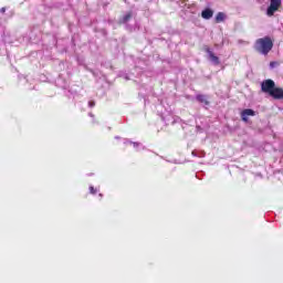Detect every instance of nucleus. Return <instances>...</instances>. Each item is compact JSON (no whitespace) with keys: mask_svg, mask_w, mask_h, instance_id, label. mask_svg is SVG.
<instances>
[{"mask_svg":"<svg viewBox=\"0 0 283 283\" xmlns=\"http://www.w3.org/2000/svg\"><path fill=\"white\" fill-rule=\"evenodd\" d=\"M261 91L263 92V94H269V96H271L275 101L283 99V88L276 87L273 80H264L261 83Z\"/></svg>","mask_w":283,"mask_h":283,"instance_id":"f257e3e1","label":"nucleus"},{"mask_svg":"<svg viewBox=\"0 0 283 283\" xmlns=\"http://www.w3.org/2000/svg\"><path fill=\"white\" fill-rule=\"evenodd\" d=\"M254 50L259 52V54H269L273 50V40L269 36H264L258 39L254 43Z\"/></svg>","mask_w":283,"mask_h":283,"instance_id":"f03ea898","label":"nucleus"},{"mask_svg":"<svg viewBox=\"0 0 283 283\" xmlns=\"http://www.w3.org/2000/svg\"><path fill=\"white\" fill-rule=\"evenodd\" d=\"M282 6V0H271L270 7L268 8V17H273Z\"/></svg>","mask_w":283,"mask_h":283,"instance_id":"7ed1b4c3","label":"nucleus"},{"mask_svg":"<svg viewBox=\"0 0 283 283\" xmlns=\"http://www.w3.org/2000/svg\"><path fill=\"white\" fill-rule=\"evenodd\" d=\"M249 116H255V111L251 108H245L241 112V118L243 123H249Z\"/></svg>","mask_w":283,"mask_h":283,"instance_id":"20e7f679","label":"nucleus"},{"mask_svg":"<svg viewBox=\"0 0 283 283\" xmlns=\"http://www.w3.org/2000/svg\"><path fill=\"white\" fill-rule=\"evenodd\" d=\"M201 17L202 19H206V20H209L213 17V10H211L210 8L208 9H205L202 12H201Z\"/></svg>","mask_w":283,"mask_h":283,"instance_id":"39448f33","label":"nucleus"},{"mask_svg":"<svg viewBox=\"0 0 283 283\" xmlns=\"http://www.w3.org/2000/svg\"><path fill=\"white\" fill-rule=\"evenodd\" d=\"M208 54H209V59L210 61H212V63H214V65H220V59L218 56H216V54H213V52H211V50H207Z\"/></svg>","mask_w":283,"mask_h":283,"instance_id":"423d86ee","label":"nucleus"},{"mask_svg":"<svg viewBox=\"0 0 283 283\" xmlns=\"http://www.w3.org/2000/svg\"><path fill=\"white\" fill-rule=\"evenodd\" d=\"M226 20H227V13L224 12L217 13L214 18L216 23H222V21H226Z\"/></svg>","mask_w":283,"mask_h":283,"instance_id":"0eeeda50","label":"nucleus"},{"mask_svg":"<svg viewBox=\"0 0 283 283\" xmlns=\"http://www.w3.org/2000/svg\"><path fill=\"white\" fill-rule=\"evenodd\" d=\"M197 101H199V103H205L206 105H209V102L207 101V97L205 95H198Z\"/></svg>","mask_w":283,"mask_h":283,"instance_id":"6e6552de","label":"nucleus"},{"mask_svg":"<svg viewBox=\"0 0 283 283\" xmlns=\"http://www.w3.org/2000/svg\"><path fill=\"white\" fill-rule=\"evenodd\" d=\"M132 19V13H127L125 17H124V23H126V21L130 20Z\"/></svg>","mask_w":283,"mask_h":283,"instance_id":"1a4fd4ad","label":"nucleus"},{"mask_svg":"<svg viewBox=\"0 0 283 283\" xmlns=\"http://www.w3.org/2000/svg\"><path fill=\"white\" fill-rule=\"evenodd\" d=\"M275 65H277V62H271L270 63V67H275Z\"/></svg>","mask_w":283,"mask_h":283,"instance_id":"9d476101","label":"nucleus"},{"mask_svg":"<svg viewBox=\"0 0 283 283\" xmlns=\"http://www.w3.org/2000/svg\"><path fill=\"white\" fill-rule=\"evenodd\" d=\"M90 191H91V193H96V190L92 186L90 187Z\"/></svg>","mask_w":283,"mask_h":283,"instance_id":"9b49d317","label":"nucleus"},{"mask_svg":"<svg viewBox=\"0 0 283 283\" xmlns=\"http://www.w3.org/2000/svg\"><path fill=\"white\" fill-rule=\"evenodd\" d=\"M88 105H90V107H94L95 103L94 102H90Z\"/></svg>","mask_w":283,"mask_h":283,"instance_id":"f8f14e48","label":"nucleus"}]
</instances>
